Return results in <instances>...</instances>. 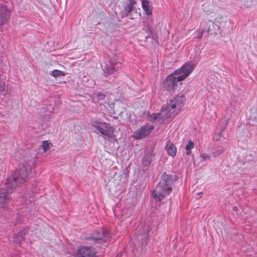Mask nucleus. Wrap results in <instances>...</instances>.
<instances>
[{"label": "nucleus", "instance_id": "9d476101", "mask_svg": "<svg viewBox=\"0 0 257 257\" xmlns=\"http://www.w3.org/2000/svg\"><path fill=\"white\" fill-rule=\"evenodd\" d=\"M165 150L167 154L171 157H175L177 154V148L170 141H168L165 146Z\"/></svg>", "mask_w": 257, "mask_h": 257}, {"label": "nucleus", "instance_id": "7ed1b4c3", "mask_svg": "<svg viewBox=\"0 0 257 257\" xmlns=\"http://www.w3.org/2000/svg\"><path fill=\"white\" fill-rule=\"evenodd\" d=\"M92 126L96 128L102 135L106 136L108 139L115 140L114 135L115 128L104 122L97 120L91 121Z\"/></svg>", "mask_w": 257, "mask_h": 257}, {"label": "nucleus", "instance_id": "f8f14e48", "mask_svg": "<svg viewBox=\"0 0 257 257\" xmlns=\"http://www.w3.org/2000/svg\"><path fill=\"white\" fill-rule=\"evenodd\" d=\"M109 236V234L107 231H102L97 236H93L92 238L95 241H106Z\"/></svg>", "mask_w": 257, "mask_h": 257}, {"label": "nucleus", "instance_id": "a211bd4d", "mask_svg": "<svg viewBox=\"0 0 257 257\" xmlns=\"http://www.w3.org/2000/svg\"><path fill=\"white\" fill-rule=\"evenodd\" d=\"M144 30L148 33L151 34L152 32L151 26L149 22H147L144 26Z\"/></svg>", "mask_w": 257, "mask_h": 257}, {"label": "nucleus", "instance_id": "f3484780", "mask_svg": "<svg viewBox=\"0 0 257 257\" xmlns=\"http://www.w3.org/2000/svg\"><path fill=\"white\" fill-rule=\"evenodd\" d=\"M51 147H52V144L48 142L47 141H44L42 144V148L44 152L48 150Z\"/></svg>", "mask_w": 257, "mask_h": 257}, {"label": "nucleus", "instance_id": "2eb2a0df", "mask_svg": "<svg viewBox=\"0 0 257 257\" xmlns=\"http://www.w3.org/2000/svg\"><path fill=\"white\" fill-rule=\"evenodd\" d=\"M194 143L192 141H189L185 147L186 153L187 155L191 154V149L194 147Z\"/></svg>", "mask_w": 257, "mask_h": 257}, {"label": "nucleus", "instance_id": "1a4fd4ad", "mask_svg": "<svg viewBox=\"0 0 257 257\" xmlns=\"http://www.w3.org/2000/svg\"><path fill=\"white\" fill-rule=\"evenodd\" d=\"M153 159L154 154L152 152H148L144 155L142 160L144 169H147L150 167Z\"/></svg>", "mask_w": 257, "mask_h": 257}, {"label": "nucleus", "instance_id": "b1692460", "mask_svg": "<svg viewBox=\"0 0 257 257\" xmlns=\"http://www.w3.org/2000/svg\"><path fill=\"white\" fill-rule=\"evenodd\" d=\"M128 4L131 7H133L134 5L137 4V2L135 0H130Z\"/></svg>", "mask_w": 257, "mask_h": 257}, {"label": "nucleus", "instance_id": "393cba45", "mask_svg": "<svg viewBox=\"0 0 257 257\" xmlns=\"http://www.w3.org/2000/svg\"><path fill=\"white\" fill-rule=\"evenodd\" d=\"M115 69L113 68H109L107 70L108 74L113 73L115 71Z\"/></svg>", "mask_w": 257, "mask_h": 257}, {"label": "nucleus", "instance_id": "6ab92c4d", "mask_svg": "<svg viewBox=\"0 0 257 257\" xmlns=\"http://www.w3.org/2000/svg\"><path fill=\"white\" fill-rule=\"evenodd\" d=\"M133 10V7L129 5L128 4L124 7V11L126 13V15L130 14Z\"/></svg>", "mask_w": 257, "mask_h": 257}, {"label": "nucleus", "instance_id": "4be33fe9", "mask_svg": "<svg viewBox=\"0 0 257 257\" xmlns=\"http://www.w3.org/2000/svg\"><path fill=\"white\" fill-rule=\"evenodd\" d=\"M162 114H163L162 113V114H160V113L154 114L152 115V118H153V120H154V121L157 120L158 119V118H159L160 117V116Z\"/></svg>", "mask_w": 257, "mask_h": 257}, {"label": "nucleus", "instance_id": "0eeeda50", "mask_svg": "<svg viewBox=\"0 0 257 257\" xmlns=\"http://www.w3.org/2000/svg\"><path fill=\"white\" fill-rule=\"evenodd\" d=\"M153 125H144L134 133V137L137 140H140L148 136L154 129Z\"/></svg>", "mask_w": 257, "mask_h": 257}, {"label": "nucleus", "instance_id": "5701e85b", "mask_svg": "<svg viewBox=\"0 0 257 257\" xmlns=\"http://www.w3.org/2000/svg\"><path fill=\"white\" fill-rule=\"evenodd\" d=\"M196 33H197L198 34V36H197L198 39H200L202 37L203 31H200L197 30L196 31Z\"/></svg>", "mask_w": 257, "mask_h": 257}, {"label": "nucleus", "instance_id": "6e6552de", "mask_svg": "<svg viewBox=\"0 0 257 257\" xmlns=\"http://www.w3.org/2000/svg\"><path fill=\"white\" fill-rule=\"evenodd\" d=\"M169 179V176L164 175L161 180L157 185V189H160L163 191L166 194H170L172 192V188L169 186L167 180Z\"/></svg>", "mask_w": 257, "mask_h": 257}, {"label": "nucleus", "instance_id": "412c9836", "mask_svg": "<svg viewBox=\"0 0 257 257\" xmlns=\"http://www.w3.org/2000/svg\"><path fill=\"white\" fill-rule=\"evenodd\" d=\"M210 155H209L206 153L203 154L201 155V158L202 159V161H205L207 160H210Z\"/></svg>", "mask_w": 257, "mask_h": 257}, {"label": "nucleus", "instance_id": "9b49d317", "mask_svg": "<svg viewBox=\"0 0 257 257\" xmlns=\"http://www.w3.org/2000/svg\"><path fill=\"white\" fill-rule=\"evenodd\" d=\"M9 12L5 6L0 5V27L4 25L7 20V16Z\"/></svg>", "mask_w": 257, "mask_h": 257}, {"label": "nucleus", "instance_id": "f03ea898", "mask_svg": "<svg viewBox=\"0 0 257 257\" xmlns=\"http://www.w3.org/2000/svg\"><path fill=\"white\" fill-rule=\"evenodd\" d=\"M186 101L183 94H178L171 99L162 110L163 115L166 118H174L181 110Z\"/></svg>", "mask_w": 257, "mask_h": 257}, {"label": "nucleus", "instance_id": "20e7f679", "mask_svg": "<svg viewBox=\"0 0 257 257\" xmlns=\"http://www.w3.org/2000/svg\"><path fill=\"white\" fill-rule=\"evenodd\" d=\"M195 67V65L192 62H188L184 64L181 68L176 69L173 72L178 77V80L183 81L191 74Z\"/></svg>", "mask_w": 257, "mask_h": 257}, {"label": "nucleus", "instance_id": "f257e3e1", "mask_svg": "<svg viewBox=\"0 0 257 257\" xmlns=\"http://www.w3.org/2000/svg\"><path fill=\"white\" fill-rule=\"evenodd\" d=\"M30 170L25 166H23L19 170L8 178L6 183L7 189H0V208H5L8 203V194L12 192L17 187L20 186L26 181Z\"/></svg>", "mask_w": 257, "mask_h": 257}, {"label": "nucleus", "instance_id": "dca6fc26", "mask_svg": "<svg viewBox=\"0 0 257 257\" xmlns=\"http://www.w3.org/2000/svg\"><path fill=\"white\" fill-rule=\"evenodd\" d=\"M52 76H53L55 78H57L58 77L64 76L65 75L64 72L58 70H54L52 71L51 73Z\"/></svg>", "mask_w": 257, "mask_h": 257}, {"label": "nucleus", "instance_id": "a878e982", "mask_svg": "<svg viewBox=\"0 0 257 257\" xmlns=\"http://www.w3.org/2000/svg\"><path fill=\"white\" fill-rule=\"evenodd\" d=\"M20 235H21V233H19V234H17V235H15V236H14V237L15 238L16 236H20Z\"/></svg>", "mask_w": 257, "mask_h": 257}, {"label": "nucleus", "instance_id": "39448f33", "mask_svg": "<svg viewBox=\"0 0 257 257\" xmlns=\"http://www.w3.org/2000/svg\"><path fill=\"white\" fill-rule=\"evenodd\" d=\"M178 77L174 72L168 76L163 82L164 88L170 92H174L177 86V83L181 81L178 80Z\"/></svg>", "mask_w": 257, "mask_h": 257}, {"label": "nucleus", "instance_id": "423d86ee", "mask_svg": "<svg viewBox=\"0 0 257 257\" xmlns=\"http://www.w3.org/2000/svg\"><path fill=\"white\" fill-rule=\"evenodd\" d=\"M74 257H96V250L91 246L81 245L77 249Z\"/></svg>", "mask_w": 257, "mask_h": 257}, {"label": "nucleus", "instance_id": "4468645a", "mask_svg": "<svg viewBox=\"0 0 257 257\" xmlns=\"http://www.w3.org/2000/svg\"><path fill=\"white\" fill-rule=\"evenodd\" d=\"M164 192L162 191L160 189H157V187H156V190H155L153 193V198L156 200H162L165 198V195L164 194Z\"/></svg>", "mask_w": 257, "mask_h": 257}, {"label": "nucleus", "instance_id": "aec40b11", "mask_svg": "<svg viewBox=\"0 0 257 257\" xmlns=\"http://www.w3.org/2000/svg\"><path fill=\"white\" fill-rule=\"evenodd\" d=\"M224 152L223 149H220L217 151H215L212 153V155L214 157H216L219 155H220Z\"/></svg>", "mask_w": 257, "mask_h": 257}, {"label": "nucleus", "instance_id": "ddd939ff", "mask_svg": "<svg viewBox=\"0 0 257 257\" xmlns=\"http://www.w3.org/2000/svg\"><path fill=\"white\" fill-rule=\"evenodd\" d=\"M142 5L146 15L150 16L152 14V9L150 8V2L148 0H142Z\"/></svg>", "mask_w": 257, "mask_h": 257}]
</instances>
